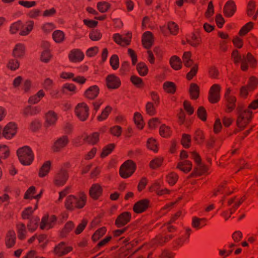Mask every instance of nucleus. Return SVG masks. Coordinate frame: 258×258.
I'll return each mask as SVG.
<instances>
[{"mask_svg":"<svg viewBox=\"0 0 258 258\" xmlns=\"http://www.w3.org/2000/svg\"><path fill=\"white\" fill-rule=\"evenodd\" d=\"M19 67L20 62L16 59H10L7 64V68L12 71H14L18 69Z\"/></svg>","mask_w":258,"mask_h":258,"instance_id":"obj_60","label":"nucleus"},{"mask_svg":"<svg viewBox=\"0 0 258 258\" xmlns=\"http://www.w3.org/2000/svg\"><path fill=\"white\" fill-rule=\"evenodd\" d=\"M46 120L44 123V127L54 125L57 120V114L53 110H49L45 114Z\"/></svg>","mask_w":258,"mask_h":258,"instance_id":"obj_17","label":"nucleus"},{"mask_svg":"<svg viewBox=\"0 0 258 258\" xmlns=\"http://www.w3.org/2000/svg\"><path fill=\"white\" fill-rule=\"evenodd\" d=\"M107 231L106 227L103 226L96 230L91 236V239L93 242L97 241L102 237Z\"/></svg>","mask_w":258,"mask_h":258,"instance_id":"obj_30","label":"nucleus"},{"mask_svg":"<svg viewBox=\"0 0 258 258\" xmlns=\"http://www.w3.org/2000/svg\"><path fill=\"white\" fill-rule=\"evenodd\" d=\"M122 132V128L119 125H114L109 128V133L112 136L119 137Z\"/></svg>","mask_w":258,"mask_h":258,"instance_id":"obj_59","label":"nucleus"},{"mask_svg":"<svg viewBox=\"0 0 258 258\" xmlns=\"http://www.w3.org/2000/svg\"><path fill=\"white\" fill-rule=\"evenodd\" d=\"M146 111L150 116L155 115L157 112L155 105L153 102H148L146 105Z\"/></svg>","mask_w":258,"mask_h":258,"instance_id":"obj_53","label":"nucleus"},{"mask_svg":"<svg viewBox=\"0 0 258 258\" xmlns=\"http://www.w3.org/2000/svg\"><path fill=\"white\" fill-rule=\"evenodd\" d=\"M130 66L128 61H124L121 63L119 69V74L121 76H124L130 71Z\"/></svg>","mask_w":258,"mask_h":258,"instance_id":"obj_62","label":"nucleus"},{"mask_svg":"<svg viewBox=\"0 0 258 258\" xmlns=\"http://www.w3.org/2000/svg\"><path fill=\"white\" fill-rule=\"evenodd\" d=\"M246 85L249 88V92L253 91L257 87L258 79L254 76L250 77Z\"/></svg>","mask_w":258,"mask_h":258,"instance_id":"obj_39","label":"nucleus"},{"mask_svg":"<svg viewBox=\"0 0 258 258\" xmlns=\"http://www.w3.org/2000/svg\"><path fill=\"white\" fill-rule=\"evenodd\" d=\"M17 155L20 162L24 166L31 165L34 159L33 151L28 146L19 148L17 151Z\"/></svg>","mask_w":258,"mask_h":258,"instance_id":"obj_2","label":"nucleus"},{"mask_svg":"<svg viewBox=\"0 0 258 258\" xmlns=\"http://www.w3.org/2000/svg\"><path fill=\"white\" fill-rule=\"evenodd\" d=\"M106 85L108 89L114 90L121 86L120 79L114 74L108 75L105 79Z\"/></svg>","mask_w":258,"mask_h":258,"instance_id":"obj_11","label":"nucleus"},{"mask_svg":"<svg viewBox=\"0 0 258 258\" xmlns=\"http://www.w3.org/2000/svg\"><path fill=\"white\" fill-rule=\"evenodd\" d=\"M160 135L164 138H168L172 135L171 127L165 124H162L159 128Z\"/></svg>","mask_w":258,"mask_h":258,"instance_id":"obj_33","label":"nucleus"},{"mask_svg":"<svg viewBox=\"0 0 258 258\" xmlns=\"http://www.w3.org/2000/svg\"><path fill=\"white\" fill-rule=\"evenodd\" d=\"M116 145L114 143H110L105 146L100 153V157L104 158L109 155L114 150Z\"/></svg>","mask_w":258,"mask_h":258,"instance_id":"obj_32","label":"nucleus"},{"mask_svg":"<svg viewBox=\"0 0 258 258\" xmlns=\"http://www.w3.org/2000/svg\"><path fill=\"white\" fill-rule=\"evenodd\" d=\"M252 118V112H247L245 114H239L236 121V126L241 130H244L250 123Z\"/></svg>","mask_w":258,"mask_h":258,"instance_id":"obj_9","label":"nucleus"},{"mask_svg":"<svg viewBox=\"0 0 258 258\" xmlns=\"http://www.w3.org/2000/svg\"><path fill=\"white\" fill-rule=\"evenodd\" d=\"M237 10V7L233 0H228L225 4L223 13L224 16L227 18L232 17Z\"/></svg>","mask_w":258,"mask_h":258,"instance_id":"obj_13","label":"nucleus"},{"mask_svg":"<svg viewBox=\"0 0 258 258\" xmlns=\"http://www.w3.org/2000/svg\"><path fill=\"white\" fill-rule=\"evenodd\" d=\"M245 59L249 64V66L252 69H255L257 66V61L254 56L250 52H248L245 56Z\"/></svg>","mask_w":258,"mask_h":258,"instance_id":"obj_52","label":"nucleus"},{"mask_svg":"<svg viewBox=\"0 0 258 258\" xmlns=\"http://www.w3.org/2000/svg\"><path fill=\"white\" fill-rule=\"evenodd\" d=\"M103 188L99 183L93 184L89 190V195L93 200L96 201L102 195Z\"/></svg>","mask_w":258,"mask_h":258,"instance_id":"obj_16","label":"nucleus"},{"mask_svg":"<svg viewBox=\"0 0 258 258\" xmlns=\"http://www.w3.org/2000/svg\"><path fill=\"white\" fill-rule=\"evenodd\" d=\"M134 121L137 127L139 130H143L145 126V122L142 115L139 112H136L134 115Z\"/></svg>","mask_w":258,"mask_h":258,"instance_id":"obj_29","label":"nucleus"},{"mask_svg":"<svg viewBox=\"0 0 258 258\" xmlns=\"http://www.w3.org/2000/svg\"><path fill=\"white\" fill-rule=\"evenodd\" d=\"M170 64L174 70L177 71L182 68V61L180 57L177 55H173L170 58Z\"/></svg>","mask_w":258,"mask_h":258,"instance_id":"obj_27","label":"nucleus"},{"mask_svg":"<svg viewBox=\"0 0 258 258\" xmlns=\"http://www.w3.org/2000/svg\"><path fill=\"white\" fill-rule=\"evenodd\" d=\"M99 91L100 89L97 85H93L85 91L84 96L90 100H93L98 96Z\"/></svg>","mask_w":258,"mask_h":258,"instance_id":"obj_19","label":"nucleus"},{"mask_svg":"<svg viewBox=\"0 0 258 258\" xmlns=\"http://www.w3.org/2000/svg\"><path fill=\"white\" fill-rule=\"evenodd\" d=\"M74 227L75 224L72 221H68L60 231L59 236L61 238L66 237Z\"/></svg>","mask_w":258,"mask_h":258,"instance_id":"obj_23","label":"nucleus"},{"mask_svg":"<svg viewBox=\"0 0 258 258\" xmlns=\"http://www.w3.org/2000/svg\"><path fill=\"white\" fill-rule=\"evenodd\" d=\"M192 168V162L189 160H184L178 163L176 168L180 170L184 173H187L190 171Z\"/></svg>","mask_w":258,"mask_h":258,"instance_id":"obj_22","label":"nucleus"},{"mask_svg":"<svg viewBox=\"0 0 258 258\" xmlns=\"http://www.w3.org/2000/svg\"><path fill=\"white\" fill-rule=\"evenodd\" d=\"M16 236L14 230H9L7 234L5 243L8 248L14 246L16 243Z\"/></svg>","mask_w":258,"mask_h":258,"instance_id":"obj_21","label":"nucleus"},{"mask_svg":"<svg viewBox=\"0 0 258 258\" xmlns=\"http://www.w3.org/2000/svg\"><path fill=\"white\" fill-rule=\"evenodd\" d=\"M66 90L73 92V94H75L76 93V87L74 84L68 83H65L61 88V93L62 94L66 93Z\"/></svg>","mask_w":258,"mask_h":258,"instance_id":"obj_58","label":"nucleus"},{"mask_svg":"<svg viewBox=\"0 0 258 258\" xmlns=\"http://www.w3.org/2000/svg\"><path fill=\"white\" fill-rule=\"evenodd\" d=\"M253 26L254 23L252 22H248L241 28L238 32V35L241 36L245 35L253 29Z\"/></svg>","mask_w":258,"mask_h":258,"instance_id":"obj_41","label":"nucleus"},{"mask_svg":"<svg viewBox=\"0 0 258 258\" xmlns=\"http://www.w3.org/2000/svg\"><path fill=\"white\" fill-rule=\"evenodd\" d=\"M178 175L175 172H171L166 176V181L171 186L174 185L178 179Z\"/></svg>","mask_w":258,"mask_h":258,"instance_id":"obj_43","label":"nucleus"},{"mask_svg":"<svg viewBox=\"0 0 258 258\" xmlns=\"http://www.w3.org/2000/svg\"><path fill=\"white\" fill-rule=\"evenodd\" d=\"M112 110V108L110 106H106L102 111L101 113L97 116V120L99 121H102L105 120L108 117L109 114L111 112Z\"/></svg>","mask_w":258,"mask_h":258,"instance_id":"obj_42","label":"nucleus"},{"mask_svg":"<svg viewBox=\"0 0 258 258\" xmlns=\"http://www.w3.org/2000/svg\"><path fill=\"white\" fill-rule=\"evenodd\" d=\"M132 214L130 212L125 211L120 214L115 221V225L118 228L122 227L130 222Z\"/></svg>","mask_w":258,"mask_h":258,"instance_id":"obj_12","label":"nucleus"},{"mask_svg":"<svg viewBox=\"0 0 258 258\" xmlns=\"http://www.w3.org/2000/svg\"><path fill=\"white\" fill-rule=\"evenodd\" d=\"M84 141L89 145H94L99 141V133L94 132L89 135H87Z\"/></svg>","mask_w":258,"mask_h":258,"instance_id":"obj_26","label":"nucleus"},{"mask_svg":"<svg viewBox=\"0 0 258 258\" xmlns=\"http://www.w3.org/2000/svg\"><path fill=\"white\" fill-rule=\"evenodd\" d=\"M130 81L137 88H143L145 86V83L143 80L137 76H131L130 78Z\"/></svg>","mask_w":258,"mask_h":258,"instance_id":"obj_37","label":"nucleus"},{"mask_svg":"<svg viewBox=\"0 0 258 258\" xmlns=\"http://www.w3.org/2000/svg\"><path fill=\"white\" fill-rule=\"evenodd\" d=\"M231 91L230 88H227L226 89L224 94L225 106L226 107L225 112L227 113L231 112L236 107V98L233 95H230Z\"/></svg>","mask_w":258,"mask_h":258,"instance_id":"obj_6","label":"nucleus"},{"mask_svg":"<svg viewBox=\"0 0 258 258\" xmlns=\"http://www.w3.org/2000/svg\"><path fill=\"white\" fill-rule=\"evenodd\" d=\"M89 108L85 102L78 103L75 107V112L77 117L82 121L86 120L89 116Z\"/></svg>","mask_w":258,"mask_h":258,"instance_id":"obj_4","label":"nucleus"},{"mask_svg":"<svg viewBox=\"0 0 258 258\" xmlns=\"http://www.w3.org/2000/svg\"><path fill=\"white\" fill-rule=\"evenodd\" d=\"M53 55L50 51L43 50L41 52L40 60L44 63H48L51 59Z\"/></svg>","mask_w":258,"mask_h":258,"instance_id":"obj_54","label":"nucleus"},{"mask_svg":"<svg viewBox=\"0 0 258 258\" xmlns=\"http://www.w3.org/2000/svg\"><path fill=\"white\" fill-rule=\"evenodd\" d=\"M197 115L198 118L203 121H206L207 119V112L203 106L198 107L197 111Z\"/></svg>","mask_w":258,"mask_h":258,"instance_id":"obj_46","label":"nucleus"},{"mask_svg":"<svg viewBox=\"0 0 258 258\" xmlns=\"http://www.w3.org/2000/svg\"><path fill=\"white\" fill-rule=\"evenodd\" d=\"M191 136L190 135L186 134H182L181 140V144L183 148L185 149L189 148L191 145Z\"/></svg>","mask_w":258,"mask_h":258,"instance_id":"obj_49","label":"nucleus"},{"mask_svg":"<svg viewBox=\"0 0 258 258\" xmlns=\"http://www.w3.org/2000/svg\"><path fill=\"white\" fill-rule=\"evenodd\" d=\"M189 93L191 99L197 100L198 99L200 93L199 86L196 83H191L189 86Z\"/></svg>","mask_w":258,"mask_h":258,"instance_id":"obj_24","label":"nucleus"},{"mask_svg":"<svg viewBox=\"0 0 258 258\" xmlns=\"http://www.w3.org/2000/svg\"><path fill=\"white\" fill-rule=\"evenodd\" d=\"M69 178V174L67 170L60 169L54 177V184L57 186H63Z\"/></svg>","mask_w":258,"mask_h":258,"instance_id":"obj_14","label":"nucleus"},{"mask_svg":"<svg viewBox=\"0 0 258 258\" xmlns=\"http://www.w3.org/2000/svg\"><path fill=\"white\" fill-rule=\"evenodd\" d=\"M160 123L161 121L158 117H154L148 121V125L149 129L155 130L157 128L158 125Z\"/></svg>","mask_w":258,"mask_h":258,"instance_id":"obj_63","label":"nucleus"},{"mask_svg":"<svg viewBox=\"0 0 258 258\" xmlns=\"http://www.w3.org/2000/svg\"><path fill=\"white\" fill-rule=\"evenodd\" d=\"M26 53V46L23 43H17L15 45L12 52L13 56L15 58H22Z\"/></svg>","mask_w":258,"mask_h":258,"instance_id":"obj_20","label":"nucleus"},{"mask_svg":"<svg viewBox=\"0 0 258 258\" xmlns=\"http://www.w3.org/2000/svg\"><path fill=\"white\" fill-rule=\"evenodd\" d=\"M200 31V29H196L195 32L191 33V37L187 35L186 36V42L194 47H198L202 43Z\"/></svg>","mask_w":258,"mask_h":258,"instance_id":"obj_10","label":"nucleus"},{"mask_svg":"<svg viewBox=\"0 0 258 258\" xmlns=\"http://www.w3.org/2000/svg\"><path fill=\"white\" fill-rule=\"evenodd\" d=\"M163 88L166 93L174 94L176 91L177 87L174 82L166 81L163 84Z\"/></svg>","mask_w":258,"mask_h":258,"instance_id":"obj_31","label":"nucleus"},{"mask_svg":"<svg viewBox=\"0 0 258 258\" xmlns=\"http://www.w3.org/2000/svg\"><path fill=\"white\" fill-rule=\"evenodd\" d=\"M150 207V201L148 199H143L136 202L133 207V210L136 214H142L146 212Z\"/></svg>","mask_w":258,"mask_h":258,"instance_id":"obj_8","label":"nucleus"},{"mask_svg":"<svg viewBox=\"0 0 258 258\" xmlns=\"http://www.w3.org/2000/svg\"><path fill=\"white\" fill-rule=\"evenodd\" d=\"M69 143V137L63 135L58 138L54 143L52 149L53 152H59L62 149L66 147Z\"/></svg>","mask_w":258,"mask_h":258,"instance_id":"obj_15","label":"nucleus"},{"mask_svg":"<svg viewBox=\"0 0 258 258\" xmlns=\"http://www.w3.org/2000/svg\"><path fill=\"white\" fill-rule=\"evenodd\" d=\"M205 139L203 131L200 128L197 129L194 133V140L197 142V144L201 145L204 142Z\"/></svg>","mask_w":258,"mask_h":258,"instance_id":"obj_38","label":"nucleus"},{"mask_svg":"<svg viewBox=\"0 0 258 258\" xmlns=\"http://www.w3.org/2000/svg\"><path fill=\"white\" fill-rule=\"evenodd\" d=\"M112 239L111 236H107L104 238L100 241L97 245L93 248V252H95L99 250V249L105 246Z\"/></svg>","mask_w":258,"mask_h":258,"instance_id":"obj_47","label":"nucleus"},{"mask_svg":"<svg viewBox=\"0 0 258 258\" xmlns=\"http://www.w3.org/2000/svg\"><path fill=\"white\" fill-rule=\"evenodd\" d=\"M208 75L211 79H218L219 72L215 66H211L209 68Z\"/></svg>","mask_w":258,"mask_h":258,"instance_id":"obj_61","label":"nucleus"},{"mask_svg":"<svg viewBox=\"0 0 258 258\" xmlns=\"http://www.w3.org/2000/svg\"><path fill=\"white\" fill-rule=\"evenodd\" d=\"M41 110L39 106H32L31 105H28L26 106L23 109V115L25 117H27L29 115L33 116L39 113Z\"/></svg>","mask_w":258,"mask_h":258,"instance_id":"obj_25","label":"nucleus"},{"mask_svg":"<svg viewBox=\"0 0 258 258\" xmlns=\"http://www.w3.org/2000/svg\"><path fill=\"white\" fill-rule=\"evenodd\" d=\"M137 165L132 160H127L120 166L119 174L121 177L126 179L131 177L136 171Z\"/></svg>","mask_w":258,"mask_h":258,"instance_id":"obj_3","label":"nucleus"},{"mask_svg":"<svg viewBox=\"0 0 258 258\" xmlns=\"http://www.w3.org/2000/svg\"><path fill=\"white\" fill-rule=\"evenodd\" d=\"M84 57L83 52L79 49H74L71 50L69 54V60L73 62L81 61Z\"/></svg>","mask_w":258,"mask_h":258,"instance_id":"obj_18","label":"nucleus"},{"mask_svg":"<svg viewBox=\"0 0 258 258\" xmlns=\"http://www.w3.org/2000/svg\"><path fill=\"white\" fill-rule=\"evenodd\" d=\"M18 126L15 122H9L4 128L2 136L6 139H11L17 134Z\"/></svg>","mask_w":258,"mask_h":258,"instance_id":"obj_7","label":"nucleus"},{"mask_svg":"<svg viewBox=\"0 0 258 258\" xmlns=\"http://www.w3.org/2000/svg\"><path fill=\"white\" fill-rule=\"evenodd\" d=\"M111 8V4L107 2H99L97 4L98 10L102 13H105Z\"/></svg>","mask_w":258,"mask_h":258,"instance_id":"obj_45","label":"nucleus"},{"mask_svg":"<svg viewBox=\"0 0 258 258\" xmlns=\"http://www.w3.org/2000/svg\"><path fill=\"white\" fill-rule=\"evenodd\" d=\"M87 202V196L84 191L79 193V198L70 195L68 196L64 202V207L69 211H73L75 209H82Z\"/></svg>","mask_w":258,"mask_h":258,"instance_id":"obj_1","label":"nucleus"},{"mask_svg":"<svg viewBox=\"0 0 258 258\" xmlns=\"http://www.w3.org/2000/svg\"><path fill=\"white\" fill-rule=\"evenodd\" d=\"M163 161V157H156L150 161L149 163V167L151 169L155 170L162 165Z\"/></svg>","mask_w":258,"mask_h":258,"instance_id":"obj_35","label":"nucleus"},{"mask_svg":"<svg viewBox=\"0 0 258 258\" xmlns=\"http://www.w3.org/2000/svg\"><path fill=\"white\" fill-rule=\"evenodd\" d=\"M28 23L27 26L21 29L19 34L21 36H27L33 30L34 27V22L33 21H29L27 22Z\"/></svg>","mask_w":258,"mask_h":258,"instance_id":"obj_44","label":"nucleus"},{"mask_svg":"<svg viewBox=\"0 0 258 258\" xmlns=\"http://www.w3.org/2000/svg\"><path fill=\"white\" fill-rule=\"evenodd\" d=\"M88 223V220L86 219H83L81 220V222L79 224V225L77 226L76 229L75 230V233L76 235H79L81 234L83 230L86 228L87 225Z\"/></svg>","mask_w":258,"mask_h":258,"instance_id":"obj_57","label":"nucleus"},{"mask_svg":"<svg viewBox=\"0 0 258 258\" xmlns=\"http://www.w3.org/2000/svg\"><path fill=\"white\" fill-rule=\"evenodd\" d=\"M102 35L98 29H92L89 33V37L92 41H98L102 38Z\"/></svg>","mask_w":258,"mask_h":258,"instance_id":"obj_51","label":"nucleus"},{"mask_svg":"<svg viewBox=\"0 0 258 258\" xmlns=\"http://www.w3.org/2000/svg\"><path fill=\"white\" fill-rule=\"evenodd\" d=\"M110 64L114 70H117L119 65V57L117 54H113L109 60Z\"/></svg>","mask_w":258,"mask_h":258,"instance_id":"obj_56","label":"nucleus"},{"mask_svg":"<svg viewBox=\"0 0 258 258\" xmlns=\"http://www.w3.org/2000/svg\"><path fill=\"white\" fill-rule=\"evenodd\" d=\"M24 24L21 20H18L11 24L10 27V32L12 34H16L19 30L23 28Z\"/></svg>","mask_w":258,"mask_h":258,"instance_id":"obj_40","label":"nucleus"},{"mask_svg":"<svg viewBox=\"0 0 258 258\" xmlns=\"http://www.w3.org/2000/svg\"><path fill=\"white\" fill-rule=\"evenodd\" d=\"M42 126V123L39 119H35L30 124L29 128L33 133L38 132Z\"/></svg>","mask_w":258,"mask_h":258,"instance_id":"obj_50","label":"nucleus"},{"mask_svg":"<svg viewBox=\"0 0 258 258\" xmlns=\"http://www.w3.org/2000/svg\"><path fill=\"white\" fill-rule=\"evenodd\" d=\"M199 70V65L195 63L191 68L190 71L186 74V78L187 80L190 81L193 78L197 75Z\"/></svg>","mask_w":258,"mask_h":258,"instance_id":"obj_55","label":"nucleus"},{"mask_svg":"<svg viewBox=\"0 0 258 258\" xmlns=\"http://www.w3.org/2000/svg\"><path fill=\"white\" fill-rule=\"evenodd\" d=\"M231 57L233 59V61L235 64H238L242 60L241 55L237 49H234L232 51Z\"/></svg>","mask_w":258,"mask_h":258,"instance_id":"obj_64","label":"nucleus"},{"mask_svg":"<svg viewBox=\"0 0 258 258\" xmlns=\"http://www.w3.org/2000/svg\"><path fill=\"white\" fill-rule=\"evenodd\" d=\"M221 87L219 84H214L210 88L208 99L211 104H216L220 100Z\"/></svg>","mask_w":258,"mask_h":258,"instance_id":"obj_5","label":"nucleus"},{"mask_svg":"<svg viewBox=\"0 0 258 258\" xmlns=\"http://www.w3.org/2000/svg\"><path fill=\"white\" fill-rule=\"evenodd\" d=\"M52 38L55 42L60 43L64 40V34L62 31L57 30L53 32Z\"/></svg>","mask_w":258,"mask_h":258,"instance_id":"obj_48","label":"nucleus"},{"mask_svg":"<svg viewBox=\"0 0 258 258\" xmlns=\"http://www.w3.org/2000/svg\"><path fill=\"white\" fill-rule=\"evenodd\" d=\"M146 146L149 150H152L155 153H157L159 150V144L157 141L153 138L148 139Z\"/></svg>","mask_w":258,"mask_h":258,"instance_id":"obj_34","label":"nucleus"},{"mask_svg":"<svg viewBox=\"0 0 258 258\" xmlns=\"http://www.w3.org/2000/svg\"><path fill=\"white\" fill-rule=\"evenodd\" d=\"M136 69L139 75L142 77L146 76L149 72V69L144 62H139L137 64Z\"/></svg>","mask_w":258,"mask_h":258,"instance_id":"obj_36","label":"nucleus"},{"mask_svg":"<svg viewBox=\"0 0 258 258\" xmlns=\"http://www.w3.org/2000/svg\"><path fill=\"white\" fill-rule=\"evenodd\" d=\"M51 165V162L50 160L45 161L40 167L38 173L40 177H44L49 172Z\"/></svg>","mask_w":258,"mask_h":258,"instance_id":"obj_28","label":"nucleus"}]
</instances>
